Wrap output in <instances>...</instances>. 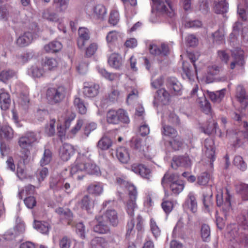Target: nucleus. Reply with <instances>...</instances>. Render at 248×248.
<instances>
[{"label":"nucleus","mask_w":248,"mask_h":248,"mask_svg":"<svg viewBox=\"0 0 248 248\" xmlns=\"http://www.w3.org/2000/svg\"><path fill=\"white\" fill-rule=\"evenodd\" d=\"M37 142H38L37 134L32 131H28L19 138L18 144L20 148L21 157L24 165L29 162L31 150Z\"/></svg>","instance_id":"1"},{"label":"nucleus","mask_w":248,"mask_h":248,"mask_svg":"<svg viewBox=\"0 0 248 248\" xmlns=\"http://www.w3.org/2000/svg\"><path fill=\"white\" fill-rule=\"evenodd\" d=\"M83 160V156H79L77 159L71 169L70 174L72 176L77 175L78 180H81L83 179L84 175H80V173L86 172L87 173L93 175L100 174V171L98 166L91 162L85 163Z\"/></svg>","instance_id":"2"},{"label":"nucleus","mask_w":248,"mask_h":248,"mask_svg":"<svg viewBox=\"0 0 248 248\" xmlns=\"http://www.w3.org/2000/svg\"><path fill=\"white\" fill-rule=\"evenodd\" d=\"M116 183L121 186L127 188L129 199L126 204L127 212L128 215L132 217L134 216V209L137 207L136 203L137 196L136 188L133 185L129 183L126 177L124 176L117 177Z\"/></svg>","instance_id":"3"},{"label":"nucleus","mask_w":248,"mask_h":248,"mask_svg":"<svg viewBox=\"0 0 248 248\" xmlns=\"http://www.w3.org/2000/svg\"><path fill=\"white\" fill-rule=\"evenodd\" d=\"M66 93V89L62 86L49 88L46 93V99L50 104L55 105L64 99Z\"/></svg>","instance_id":"4"},{"label":"nucleus","mask_w":248,"mask_h":248,"mask_svg":"<svg viewBox=\"0 0 248 248\" xmlns=\"http://www.w3.org/2000/svg\"><path fill=\"white\" fill-rule=\"evenodd\" d=\"M187 57L192 63V65L187 62H184L182 76L184 79H187L191 81L194 79V76L197 73V67L195 62L198 60V56L195 55L193 53L189 52L187 53Z\"/></svg>","instance_id":"5"},{"label":"nucleus","mask_w":248,"mask_h":248,"mask_svg":"<svg viewBox=\"0 0 248 248\" xmlns=\"http://www.w3.org/2000/svg\"><path fill=\"white\" fill-rule=\"evenodd\" d=\"M107 121L108 124H117L120 123L127 124L129 119L126 112L123 109L117 110L110 109L107 113Z\"/></svg>","instance_id":"6"},{"label":"nucleus","mask_w":248,"mask_h":248,"mask_svg":"<svg viewBox=\"0 0 248 248\" xmlns=\"http://www.w3.org/2000/svg\"><path fill=\"white\" fill-rule=\"evenodd\" d=\"M191 165L192 161L186 154L184 155L174 156L171 163V167L175 170H177L179 167L189 169Z\"/></svg>","instance_id":"7"},{"label":"nucleus","mask_w":248,"mask_h":248,"mask_svg":"<svg viewBox=\"0 0 248 248\" xmlns=\"http://www.w3.org/2000/svg\"><path fill=\"white\" fill-rule=\"evenodd\" d=\"M166 85L171 95H179L182 94V85L175 78H168L166 81Z\"/></svg>","instance_id":"8"},{"label":"nucleus","mask_w":248,"mask_h":248,"mask_svg":"<svg viewBox=\"0 0 248 248\" xmlns=\"http://www.w3.org/2000/svg\"><path fill=\"white\" fill-rule=\"evenodd\" d=\"M165 89L161 88L156 91L155 95L154 105L161 103L162 105L168 104L170 100V94Z\"/></svg>","instance_id":"9"},{"label":"nucleus","mask_w":248,"mask_h":248,"mask_svg":"<svg viewBox=\"0 0 248 248\" xmlns=\"http://www.w3.org/2000/svg\"><path fill=\"white\" fill-rule=\"evenodd\" d=\"M78 33L77 45L79 49H82L84 48L85 45L90 39L89 31L86 28H79Z\"/></svg>","instance_id":"10"},{"label":"nucleus","mask_w":248,"mask_h":248,"mask_svg":"<svg viewBox=\"0 0 248 248\" xmlns=\"http://www.w3.org/2000/svg\"><path fill=\"white\" fill-rule=\"evenodd\" d=\"M154 4V7L156 9L160 12L166 13L170 17H172L174 15V12L172 9L170 2L169 0H166L170 11H169L166 6L165 5L164 2L162 0H152Z\"/></svg>","instance_id":"11"},{"label":"nucleus","mask_w":248,"mask_h":248,"mask_svg":"<svg viewBox=\"0 0 248 248\" xmlns=\"http://www.w3.org/2000/svg\"><path fill=\"white\" fill-rule=\"evenodd\" d=\"M131 170L147 179H149L152 176L150 169L143 164H134L131 166Z\"/></svg>","instance_id":"12"},{"label":"nucleus","mask_w":248,"mask_h":248,"mask_svg":"<svg viewBox=\"0 0 248 248\" xmlns=\"http://www.w3.org/2000/svg\"><path fill=\"white\" fill-rule=\"evenodd\" d=\"M74 153V149L72 145L64 143L60 148L59 155L61 159L66 161L69 159Z\"/></svg>","instance_id":"13"},{"label":"nucleus","mask_w":248,"mask_h":248,"mask_svg":"<svg viewBox=\"0 0 248 248\" xmlns=\"http://www.w3.org/2000/svg\"><path fill=\"white\" fill-rule=\"evenodd\" d=\"M33 40L32 33L30 31H26L17 38L16 42L18 46L25 47L31 44Z\"/></svg>","instance_id":"14"},{"label":"nucleus","mask_w":248,"mask_h":248,"mask_svg":"<svg viewBox=\"0 0 248 248\" xmlns=\"http://www.w3.org/2000/svg\"><path fill=\"white\" fill-rule=\"evenodd\" d=\"M102 217L105 221L108 222L110 225L114 227L117 226L118 224V214L114 209L107 210Z\"/></svg>","instance_id":"15"},{"label":"nucleus","mask_w":248,"mask_h":248,"mask_svg":"<svg viewBox=\"0 0 248 248\" xmlns=\"http://www.w3.org/2000/svg\"><path fill=\"white\" fill-rule=\"evenodd\" d=\"M99 88L98 84L85 83L83 93L88 97H94L98 94Z\"/></svg>","instance_id":"16"},{"label":"nucleus","mask_w":248,"mask_h":248,"mask_svg":"<svg viewBox=\"0 0 248 248\" xmlns=\"http://www.w3.org/2000/svg\"><path fill=\"white\" fill-rule=\"evenodd\" d=\"M221 200L223 202L222 205L220 206L221 209L224 214L225 217H226L228 212L231 209V202H230V195L229 190L227 188L224 189L225 194L223 195V190H221Z\"/></svg>","instance_id":"17"},{"label":"nucleus","mask_w":248,"mask_h":248,"mask_svg":"<svg viewBox=\"0 0 248 248\" xmlns=\"http://www.w3.org/2000/svg\"><path fill=\"white\" fill-rule=\"evenodd\" d=\"M179 175L170 171H167L161 180V185L165 188L169 184L174 183L178 180Z\"/></svg>","instance_id":"18"},{"label":"nucleus","mask_w":248,"mask_h":248,"mask_svg":"<svg viewBox=\"0 0 248 248\" xmlns=\"http://www.w3.org/2000/svg\"><path fill=\"white\" fill-rule=\"evenodd\" d=\"M196 102L203 112L206 114H208L210 112L211 109L210 104L202 93H201V96L197 98Z\"/></svg>","instance_id":"19"},{"label":"nucleus","mask_w":248,"mask_h":248,"mask_svg":"<svg viewBox=\"0 0 248 248\" xmlns=\"http://www.w3.org/2000/svg\"><path fill=\"white\" fill-rule=\"evenodd\" d=\"M233 226V229L230 232L233 235V238L236 239V240L240 243H244L246 245H248V234H243L242 232H239L238 231L240 229H242L240 228L239 226V228L236 229L235 228L236 225H234Z\"/></svg>","instance_id":"20"},{"label":"nucleus","mask_w":248,"mask_h":248,"mask_svg":"<svg viewBox=\"0 0 248 248\" xmlns=\"http://www.w3.org/2000/svg\"><path fill=\"white\" fill-rule=\"evenodd\" d=\"M108 64L115 69H119L122 65L123 60L121 56L117 53L112 54L108 58Z\"/></svg>","instance_id":"21"},{"label":"nucleus","mask_w":248,"mask_h":248,"mask_svg":"<svg viewBox=\"0 0 248 248\" xmlns=\"http://www.w3.org/2000/svg\"><path fill=\"white\" fill-rule=\"evenodd\" d=\"M49 187L54 192L62 189L63 188V179L59 176L50 177Z\"/></svg>","instance_id":"22"},{"label":"nucleus","mask_w":248,"mask_h":248,"mask_svg":"<svg viewBox=\"0 0 248 248\" xmlns=\"http://www.w3.org/2000/svg\"><path fill=\"white\" fill-rule=\"evenodd\" d=\"M93 231L98 234H107L110 232L109 226L106 224L105 220H100L98 221L97 224L94 226Z\"/></svg>","instance_id":"23"},{"label":"nucleus","mask_w":248,"mask_h":248,"mask_svg":"<svg viewBox=\"0 0 248 248\" xmlns=\"http://www.w3.org/2000/svg\"><path fill=\"white\" fill-rule=\"evenodd\" d=\"M79 205L82 209L88 212L93 207L94 202L89 195H86L79 202Z\"/></svg>","instance_id":"24"},{"label":"nucleus","mask_w":248,"mask_h":248,"mask_svg":"<svg viewBox=\"0 0 248 248\" xmlns=\"http://www.w3.org/2000/svg\"><path fill=\"white\" fill-rule=\"evenodd\" d=\"M116 156L118 160L123 163H127L130 159L128 151L124 147H121L116 150Z\"/></svg>","instance_id":"25"},{"label":"nucleus","mask_w":248,"mask_h":248,"mask_svg":"<svg viewBox=\"0 0 248 248\" xmlns=\"http://www.w3.org/2000/svg\"><path fill=\"white\" fill-rule=\"evenodd\" d=\"M87 190L91 194L99 196L103 192V186L101 183L94 182L88 186Z\"/></svg>","instance_id":"26"},{"label":"nucleus","mask_w":248,"mask_h":248,"mask_svg":"<svg viewBox=\"0 0 248 248\" xmlns=\"http://www.w3.org/2000/svg\"><path fill=\"white\" fill-rule=\"evenodd\" d=\"M11 99L10 95L4 91L3 89L0 90V105L1 108L6 110L10 106Z\"/></svg>","instance_id":"27"},{"label":"nucleus","mask_w":248,"mask_h":248,"mask_svg":"<svg viewBox=\"0 0 248 248\" xmlns=\"http://www.w3.org/2000/svg\"><path fill=\"white\" fill-rule=\"evenodd\" d=\"M28 73L34 78H39L43 76L45 74V70L43 65H34L29 69Z\"/></svg>","instance_id":"28"},{"label":"nucleus","mask_w":248,"mask_h":248,"mask_svg":"<svg viewBox=\"0 0 248 248\" xmlns=\"http://www.w3.org/2000/svg\"><path fill=\"white\" fill-rule=\"evenodd\" d=\"M169 144L172 150L176 151L182 148L184 141L181 137L177 135L169 141Z\"/></svg>","instance_id":"29"},{"label":"nucleus","mask_w":248,"mask_h":248,"mask_svg":"<svg viewBox=\"0 0 248 248\" xmlns=\"http://www.w3.org/2000/svg\"><path fill=\"white\" fill-rule=\"evenodd\" d=\"M162 134L171 139L177 136L178 132L177 130L172 126L162 124L161 128Z\"/></svg>","instance_id":"30"},{"label":"nucleus","mask_w":248,"mask_h":248,"mask_svg":"<svg viewBox=\"0 0 248 248\" xmlns=\"http://www.w3.org/2000/svg\"><path fill=\"white\" fill-rule=\"evenodd\" d=\"M90 245L93 248H95L97 246H99L102 248H108L109 247L108 241L105 238L102 237L94 238L91 241Z\"/></svg>","instance_id":"31"},{"label":"nucleus","mask_w":248,"mask_h":248,"mask_svg":"<svg viewBox=\"0 0 248 248\" xmlns=\"http://www.w3.org/2000/svg\"><path fill=\"white\" fill-rule=\"evenodd\" d=\"M112 144L111 139L107 136H104L98 141L97 147L99 149L104 151L108 149Z\"/></svg>","instance_id":"32"},{"label":"nucleus","mask_w":248,"mask_h":248,"mask_svg":"<svg viewBox=\"0 0 248 248\" xmlns=\"http://www.w3.org/2000/svg\"><path fill=\"white\" fill-rule=\"evenodd\" d=\"M184 206L188 208L192 213H195L197 210V204L195 197L189 194L188 198L186 201Z\"/></svg>","instance_id":"33"},{"label":"nucleus","mask_w":248,"mask_h":248,"mask_svg":"<svg viewBox=\"0 0 248 248\" xmlns=\"http://www.w3.org/2000/svg\"><path fill=\"white\" fill-rule=\"evenodd\" d=\"M106 13V9L103 5L97 4L94 7L93 16L97 19H103Z\"/></svg>","instance_id":"34"},{"label":"nucleus","mask_w":248,"mask_h":248,"mask_svg":"<svg viewBox=\"0 0 248 248\" xmlns=\"http://www.w3.org/2000/svg\"><path fill=\"white\" fill-rule=\"evenodd\" d=\"M236 191L239 193L243 201H248V184L241 183L236 186Z\"/></svg>","instance_id":"35"},{"label":"nucleus","mask_w":248,"mask_h":248,"mask_svg":"<svg viewBox=\"0 0 248 248\" xmlns=\"http://www.w3.org/2000/svg\"><path fill=\"white\" fill-rule=\"evenodd\" d=\"M56 212L59 214L62 218L68 220V224H70V221L72 219L73 214L69 209L59 207L56 209Z\"/></svg>","instance_id":"36"},{"label":"nucleus","mask_w":248,"mask_h":248,"mask_svg":"<svg viewBox=\"0 0 248 248\" xmlns=\"http://www.w3.org/2000/svg\"><path fill=\"white\" fill-rule=\"evenodd\" d=\"M62 48V45L59 41H53L45 46L44 49L47 52H56Z\"/></svg>","instance_id":"37"},{"label":"nucleus","mask_w":248,"mask_h":248,"mask_svg":"<svg viewBox=\"0 0 248 248\" xmlns=\"http://www.w3.org/2000/svg\"><path fill=\"white\" fill-rule=\"evenodd\" d=\"M74 105L78 112L85 114L87 112V108L84 101L79 97H76L74 100Z\"/></svg>","instance_id":"38"},{"label":"nucleus","mask_w":248,"mask_h":248,"mask_svg":"<svg viewBox=\"0 0 248 248\" xmlns=\"http://www.w3.org/2000/svg\"><path fill=\"white\" fill-rule=\"evenodd\" d=\"M34 227L44 234L47 233L49 229V226L47 223L36 220L34 221Z\"/></svg>","instance_id":"39"},{"label":"nucleus","mask_w":248,"mask_h":248,"mask_svg":"<svg viewBox=\"0 0 248 248\" xmlns=\"http://www.w3.org/2000/svg\"><path fill=\"white\" fill-rule=\"evenodd\" d=\"M233 164L241 171H244L247 170V164L240 155L236 156L234 158Z\"/></svg>","instance_id":"40"},{"label":"nucleus","mask_w":248,"mask_h":248,"mask_svg":"<svg viewBox=\"0 0 248 248\" xmlns=\"http://www.w3.org/2000/svg\"><path fill=\"white\" fill-rule=\"evenodd\" d=\"M217 66L209 67L206 76V82L208 83L214 82L216 79Z\"/></svg>","instance_id":"41"},{"label":"nucleus","mask_w":248,"mask_h":248,"mask_svg":"<svg viewBox=\"0 0 248 248\" xmlns=\"http://www.w3.org/2000/svg\"><path fill=\"white\" fill-rule=\"evenodd\" d=\"M185 185L184 183L181 181L172 183L170 184V187L171 191L175 194H178L183 190Z\"/></svg>","instance_id":"42"},{"label":"nucleus","mask_w":248,"mask_h":248,"mask_svg":"<svg viewBox=\"0 0 248 248\" xmlns=\"http://www.w3.org/2000/svg\"><path fill=\"white\" fill-rule=\"evenodd\" d=\"M15 75V72L12 70L2 71L0 73V80L4 82Z\"/></svg>","instance_id":"43"},{"label":"nucleus","mask_w":248,"mask_h":248,"mask_svg":"<svg viewBox=\"0 0 248 248\" xmlns=\"http://www.w3.org/2000/svg\"><path fill=\"white\" fill-rule=\"evenodd\" d=\"M52 158V153L49 149H45L44 151L43 156L40 160L41 166H45L48 164Z\"/></svg>","instance_id":"44"},{"label":"nucleus","mask_w":248,"mask_h":248,"mask_svg":"<svg viewBox=\"0 0 248 248\" xmlns=\"http://www.w3.org/2000/svg\"><path fill=\"white\" fill-rule=\"evenodd\" d=\"M43 16L45 19L49 21L54 22H58L59 21L58 15L54 12L46 11L43 13Z\"/></svg>","instance_id":"45"},{"label":"nucleus","mask_w":248,"mask_h":248,"mask_svg":"<svg viewBox=\"0 0 248 248\" xmlns=\"http://www.w3.org/2000/svg\"><path fill=\"white\" fill-rule=\"evenodd\" d=\"M237 96L239 101L241 102L246 101L248 99L246 91L242 86L239 85L237 88ZM245 103H247V102Z\"/></svg>","instance_id":"46"},{"label":"nucleus","mask_w":248,"mask_h":248,"mask_svg":"<svg viewBox=\"0 0 248 248\" xmlns=\"http://www.w3.org/2000/svg\"><path fill=\"white\" fill-rule=\"evenodd\" d=\"M98 72L103 77L110 81H113L117 78L116 74L109 73L104 68H99Z\"/></svg>","instance_id":"47"},{"label":"nucleus","mask_w":248,"mask_h":248,"mask_svg":"<svg viewBox=\"0 0 248 248\" xmlns=\"http://www.w3.org/2000/svg\"><path fill=\"white\" fill-rule=\"evenodd\" d=\"M150 230L155 236L157 238L160 234V230L153 218L150 219Z\"/></svg>","instance_id":"48"},{"label":"nucleus","mask_w":248,"mask_h":248,"mask_svg":"<svg viewBox=\"0 0 248 248\" xmlns=\"http://www.w3.org/2000/svg\"><path fill=\"white\" fill-rule=\"evenodd\" d=\"M210 235V229L209 226L206 224H203L201 228V236L205 241L208 240Z\"/></svg>","instance_id":"49"},{"label":"nucleus","mask_w":248,"mask_h":248,"mask_svg":"<svg viewBox=\"0 0 248 248\" xmlns=\"http://www.w3.org/2000/svg\"><path fill=\"white\" fill-rule=\"evenodd\" d=\"M229 9V4L226 0H220L218 1V14L223 15L227 12Z\"/></svg>","instance_id":"50"},{"label":"nucleus","mask_w":248,"mask_h":248,"mask_svg":"<svg viewBox=\"0 0 248 248\" xmlns=\"http://www.w3.org/2000/svg\"><path fill=\"white\" fill-rule=\"evenodd\" d=\"M186 42L189 46H195L198 44V39L195 35L191 34L186 38Z\"/></svg>","instance_id":"51"},{"label":"nucleus","mask_w":248,"mask_h":248,"mask_svg":"<svg viewBox=\"0 0 248 248\" xmlns=\"http://www.w3.org/2000/svg\"><path fill=\"white\" fill-rule=\"evenodd\" d=\"M169 122L175 126H180L181 121L179 117L175 113L171 112L168 117Z\"/></svg>","instance_id":"52"},{"label":"nucleus","mask_w":248,"mask_h":248,"mask_svg":"<svg viewBox=\"0 0 248 248\" xmlns=\"http://www.w3.org/2000/svg\"><path fill=\"white\" fill-rule=\"evenodd\" d=\"M55 120L51 119L49 121V124L46 126V132L49 136L54 135L55 130Z\"/></svg>","instance_id":"53"},{"label":"nucleus","mask_w":248,"mask_h":248,"mask_svg":"<svg viewBox=\"0 0 248 248\" xmlns=\"http://www.w3.org/2000/svg\"><path fill=\"white\" fill-rule=\"evenodd\" d=\"M71 244V240L67 236H64L59 241L60 248H70Z\"/></svg>","instance_id":"54"},{"label":"nucleus","mask_w":248,"mask_h":248,"mask_svg":"<svg viewBox=\"0 0 248 248\" xmlns=\"http://www.w3.org/2000/svg\"><path fill=\"white\" fill-rule=\"evenodd\" d=\"M209 180V176L208 173L203 172L198 177L197 183L199 185L205 186Z\"/></svg>","instance_id":"55"},{"label":"nucleus","mask_w":248,"mask_h":248,"mask_svg":"<svg viewBox=\"0 0 248 248\" xmlns=\"http://www.w3.org/2000/svg\"><path fill=\"white\" fill-rule=\"evenodd\" d=\"M119 20V13L116 11H112L111 12L109 18V23L113 26L116 25Z\"/></svg>","instance_id":"56"},{"label":"nucleus","mask_w":248,"mask_h":248,"mask_svg":"<svg viewBox=\"0 0 248 248\" xmlns=\"http://www.w3.org/2000/svg\"><path fill=\"white\" fill-rule=\"evenodd\" d=\"M76 229L77 233L80 236V237L84 239L85 238V226L82 222H78L76 225Z\"/></svg>","instance_id":"57"},{"label":"nucleus","mask_w":248,"mask_h":248,"mask_svg":"<svg viewBox=\"0 0 248 248\" xmlns=\"http://www.w3.org/2000/svg\"><path fill=\"white\" fill-rule=\"evenodd\" d=\"M98 48L96 43H92L86 48L85 55L87 57H91L94 55Z\"/></svg>","instance_id":"58"},{"label":"nucleus","mask_w":248,"mask_h":248,"mask_svg":"<svg viewBox=\"0 0 248 248\" xmlns=\"http://www.w3.org/2000/svg\"><path fill=\"white\" fill-rule=\"evenodd\" d=\"M69 0H54L55 3L59 4V11L64 12L67 9Z\"/></svg>","instance_id":"59"},{"label":"nucleus","mask_w":248,"mask_h":248,"mask_svg":"<svg viewBox=\"0 0 248 248\" xmlns=\"http://www.w3.org/2000/svg\"><path fill=\"white\" fill-rule=\"evenodd\" d=\"M131 144L132 147L137 150H143L142 148V139L140 138H133L131 140Z\"/></svg>","instance_id":"60"},{"label":"nucleus","mask_w":248,"mask_h":248,"mask_svg":"<svg viewBox=\"0 0 248 248\" xmlns=\"http://www.w3.org/2000/svg\"><path fill=\"white\" fill-rule=\"evenodd\" d=\"M32 57L31 53L30 52L24 53L17 56L18 62L25 63L27 62Z\"/></svg>","instance_id":"61"},{"label":"nucleus","mask_w":248,"mask_h":248,"mask_svg":"<svg viewBox=\"0 0 248 248\" xmlns=\"http://www.w3.org/2000/svg\"><path fill=\"white\" fill-rule=\"evenodd\" d=\"M118 36L119 33L116 31H110L108 33L106 40L108 43H113L117 40Z\"/></svg>","instance_id":"62"},{"label":"nucleus","mask_w":248,"mask_h":248,"mask_svg":"<svg viewBox=\"0 0 248 248\" xmlns=\"http://www.w3.org/2000/svg\"><path fill=\"white\" fill-rule=\"evenodd\" d=\"M46 66H47L49 70H53L57 66V62L56 59L52 58H47L45 62Z\"/></svg>","instance_id":"63"},{"label":"nucleus","mask_w":248,"mask_h":248,"mask_svg":"<svg viewBox=\"0 0 248 248\" xmlns=\"http://www.w3.org/2000/svg\"><path fill=\"white\" fill-rule=\"evenodd\" d=\"M24 203L29 208H32L36 205V200L34 197L29 196L24 200Z\"/></svg>","instance_id":"64"}]
</instances>
